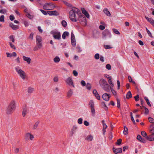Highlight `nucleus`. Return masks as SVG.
<instances>
[{
	"label": "nucleus",
	"instance_id": "nucleus-53",
	"mask_svg": "<svg viewBox=\"0 0 154 154\" xmlns=\"http://www.w3.org/2000/svg\"><path fill=\"white\" fill-rule=\"evenodd\" d=\"M106 68L108 70H110L111 68V65L109 64H108L106 65Z\"/></svg>",
	"mask_w": 154,
	"mask_h": 154
},
{
	"label": "nucleus",
	"instance_id": "nucleus-8",
	"mask_svg": "<svg viewBox=\"0 0 154 154\" xmlns=\"http://www.w3.org/2000/svg\"><path fill=\"white\" fill-rule=\"evenodd\" d=\"M66 83L69 86H72L73 87H75L73 81L71 77H68L65 81Z\"/></svg>",
	"mask_w": 154,
	"mask_h": 154
},
{
	"label": "nucleus",
	"instance_id": "nucleus-36",
	"mask_svg": "<svg viewBox=\"0 0 154 154\" xmlns=\"http://www.w3.org/2000/svg\"><path fill=\"white\" fill-rule=\"evenodd\" d=\"M132 97V94L131 91H128L127 95H126V98L127 99H129L130 98H131Z\"/></svg>",
	"mask_w": 154,
	"mask_h": 154
},
{
	"label": "nucleus",
	"instance_id": "nucleus-40",
	"mask_svg": "<svg viewBox=\"0 0 154 154\" xmlns=\"http://www.w3.org/2000/svg\"><path fill=\"white\" fill-rule=\"evenodd\" d=\"M104 48L106 49H111L112 48V46H111V45H104Z\"/></svg>",
	"mask_w": 154,
	"mask_h": 154
},
{
	"label": "nucleus",
	"instance_id": "nucleus-1",
	"mask_svg": "<svg viewBox=\"0 0 154 154\" xmlns=\"http://www.w3.org/2000/svg\"><path fill=\"white\" fill-rule=\"evenodd\" d=\"M69 18L73 21H79L81 22L83 26L86 25V20L85 17L81 14L80 11L78 8L73 7L69 12Z\"/></svg>",
	"mask_w": 154,
	"mask_h": 154
},
{
	"label": "nucleus",
	"instance_id": "nucleus-5",
	"mask_svg": "<svg viewBox=\"0 0 154 154\" xmlns=\"http://www.w3.org/2000/svg\"><path fill=\"white\" fill-rule=\"evenodd\" d=\"M24 137L25 139L30 141L33 140L35 137L34 135L30 132H27L24 135Z\"/></svg>",
	"mask_w": 154,
	"mask_h": 154
},
{
	"label": "nucleus",
	"instance_id": "nucleus-62",
	"mask_svg": "<svg viewBox=\"0 0 154 154\" xmlns=\"http://www.w3.org/2000/svg\"><path fill=\"white\" fill-rule=\"evenodd\" d=\"M10 19L12 21L14 19V17L13 15H11L9 17Z\"/></svg>",
	"mask_w": 154,
	"mask_h": 154
},
{
	"label": "nucleus",
	"instance_id": "nucleus-54",
	"mask_svg": "<svg viewBox=\"0 0 154 154\" xmlns=\"http://www.w3.org/2000/svg\"><path fill=\"white\" fill-rule=\"evenodd\" d=\"M86 88L90 90L91 88V84L89 83H87L86 85Z\"/></svg>",
	"mask_w": 154,
	"mask_h": 154
},
{
	"label": "nucleus",
	"instance_id": "nucleus-10",
	"mask_svg": "<svg viewBox=\"0 0 154 154\" xmlns=\"http://www.w3.org/2000/svg\"><path fill=\"white\" fill-rule=\"evenodd\" d=\"M14 110L12 108L8 106L5 110V112L7 115H11L13 112Z\"/></svg>",
	"mask_w": 154,
	"mask_h": 154
},
{
	"label": "nucleus",
	"instance_id": "nucleus-27",
	"mask_svg": "<svg viewBox=\"0 0 154 154\" xmlns=\"http://www.w3.org/2000/svg\"><path fill=\"white\" fill-rule=\"evenodd\" d=\"M73 94V91L72 90H69L67 93L66 96L68 98L70 97Z\"/></svg>",
	"mask_w": 154,
	"mask_h": 154
},
{
	"label": "nucleus",
	"instance_id": "nucleus-56",
	"mask_svg": "<svg viewBox=\"0 0 154 154\" xmlns=\"http://www.w3.org/2000/svg\"><path fill=\"white\" fill-rule=\"evenodd\" d=\"M53 80L55 82H57L58 80V77L55 76L53 78Z\"/></svg>",
	"mask_w": 154,
	"mask_h": 154
},
{
	"label": "nucleus",
	"instance_id": "nucleus-20",
	"mask_svg": "<svg viewBox=\"0 0 154 154\" xmlns=\"http://www.w3.org/2000/svg\"><path fill=\"white\" fill-rule=\"evenodd\" d=\"M82 11V13L84 14L88 18L89 17V15L88 13L85 10V9L84 8H81Z\"/></svg>",
	"mask_w": 154,
	"mask_h": 154
},
{
	"label": "nucleus",
	"instance_id": "nucleus-7",
	"mask_svg": "<svg viewBox=\"0 0 154 154\" xmlns=\"http://www.w3.org/2000/svg\"><path fill=\"white\" fill-rule=\"evenodd\" d=\"M51 33L53 35V37L55 39H59L61 38L60 33L57 30H54L51 31Z\"/></svg>",
	"mask_w": 154,
	"mask_h": 154
},
{
	"label": "nucleus",
	"instance_id": "nucleus-16",
	"mask_svg": "<svg viewBox=\"0 0 154 154\" xmlns=\"http://www.w3.org/2000/svg\"><path fill=\"white\" fill-rule=\"evenodd\" d=\"M103 124V134H104L105 132H106V129L107 128V126L106 123H105V121L104 120H102L101 121Z\"/></svg>",
	"mask_w": 154,
	"mask_h": 154
},
{
	"label": "nucleus",
	"instance_id": "nucleus-11",
	"mask_svg": "<svg viewBox=\"0 0 154 154\" xmlns=\"http://www.w3.org/2000/svg\"><path fill=\"white\" fill-rule=\"evenodd\" d=\"M6 56L8 57H16L17 55V54L16 53L14 52H12V53H10L8 52H6Z\"/></svg>",
	"mask_w": 154,
	"mask_h": 154
},
{
	"label": "nucleus",
	"instance_id": "nucleus-14",
	"mask_svg": "<svg viewBox=\"0 0 154 154\" xmlns=\"http://www.w3.org/2000/svg\"><path fill=\"white\" fill-rule=\"evenodd\" d=\"M48 13L49 15L57 16L59 14L58 12L56 11H48Z\"/></svg>",
	"mask_w": 154,
	"mask_h": 154
},
{
	"label": "nucleus",
	"instance_id": "nucleus-43",
	"mask_svg": "<svg viewBox=\"0 0 154 154\" xmlns=\"http://www.w3.org/2000/svg\"><path fill=\"white\" fill-rule=\"evenodd\" d=\"M9 44L11 48L14 49H16V47L15 45L11 42H9Z\"/></svg>",
	"mask_w": 154,
	"mask_h": 154
},
{
	"label": "nucleus",
	"instance_id": "nucleus-38",
	"mask_svg": "<svg viewBox=\"0 0 154 154\" xmlns=\"http://www.w3.org/2000/svg\"><path fill=\"white\" fill-rule=\"evenodd\" d=\"M148 120L150 123L153 124L154 125V120L152 118L149 117L148 118Z\"/></svg>",
	"mask_w": 154,
	"mask_h": 154
},
{
	"label": "nucleus",
	"instance_id": "nucleus-63",
	"mask_svg": "<svg viewBox=\"0 0 154 154\" xmlns=\"http://www.w3.org/2000/svg\"><path fill=\"white\" fill-rule=\"evenodd\" d=\"M73 74L75 76H77L78 74L76 70H75L73 71Z\"/></svg>",
	"mask_w": 154,
	"mask_h": 154
},
{
	"label": "nucleus",
	"instance_id": "nucleus-19",
	"mask_svg": "<svg viewBox=\"0 0 154 154\" xmlns=\"http://www.w3.org/2000/svg\"><path fill=\"white\" fill-rule=\"evenodd\" d=\"M110 35V32L107 30H105L102 33V36L103 38Z\"/></svg>",
	"mask_w": 154,
	"mask_h": 154
},
{
	"label": "nucleus",
	"instance_id": "nucleus-22",
	"mask_svg": "<svg viewBox=\"0 0 154 154\" xmlns=\"http://www.w3.org/2000/svg\"><path fill=\"white\" fill-rule=\"evenodd\" d=\"M39 123V121H38L36 122L32 127V129L34 130L36 129L38 127Z\"/></svg>",
	"mask_w": 154,
	"mask_h": 154
},
{
	"label": "nucleus",
	"instance_id": "nucleus-39",
	"mask_svg": "<svg viewBox=\"0 0 154 154\" xmlns=\"http://www.w3.org/2000/svg\"><path fill=\"white\" fill-rule=\"evenodd\" d=\"M91 112L93 115H94L95 112L94 107L91 108Z\"/></svg>",
	"mask_w": 154,
	"mask_h": 154
},
{
	"label": "nucleus",
	"instance_id": "nucleus-6",
	"mask_svg": "<svg viewBox=\"0 0 154 154\" xmlns=\"http://www.w3.org/2000/svg\"><path fill=\"white\" fill-rule=\"evenodd\" d=\"M36 45L39 49L42 47V37L39 36H37L36 37Z\"/></svg>",
	"mask_w": 154,
	"mask_h": 154
},
{
	"label": "nucleus",
	"instance_id": "nucleus-9",
	"mask_svg": "<svg viewBox=\"0 0 154 154\" xmlns=\"http://www.w3.org/2000/svg\"><path fill=\"white\" fill-rule=\"evenodd\" d=\"M16 102L15 100H13L10 102L8 106L15 110L16 108Z\"/></svg>",
	"mask_w": 154,
	"mask_h": 154
},
{
	"label": "nucleus",
	"instance_id": "nucleus-3",
	"mask_svg": "<svg viewBox=\"0 0 154 154\" xmlns=\"http://www.w3.org/2000/svg\"><path fill=\"white\" fill-rule=\"evenodd\" d=\"M99 84L102 88L107 92L110 91L109 86L108 85L107 82L104 79H101L99 81Z\"/></svg>",
	"mask_w": 154,
	"mask_h": 154
},
{
	"label": "nucleus",
	"instance_id": "nucleus-44",
	"mask_svg": "<svg viewBox=\"0 0 154 154\" xmlns=\"http://www.w3.org/2000/svg\"><path fill=\"white\" fill-rule=\"evenodd\" d=\"M15 61L17 63L19 64L20 63V59L19 57H18L16 59H15Z\"/></svg>",
	"mask_w": 154,
	"mask_h": 154
},
{
	"label": "nucleus",
	"instance_id": "nucleus-47",
	"mask_svg": "<svg viewBox=\"0 0 154 154\" xmlns=\"http://www.w3.org/2000/svg\"><path fill=\"white\" fill-rule=\"evenodd\" d=\"M108 82L109 84L110 85V86L109 88L113 87L114 86L113 83L112 82V80L110 81H108Z\"/></svg>",
	"mask_w": 154,
	"mask_h": 154
},
{
	"label": "nucleus",
	"instance_id": "nucleus-49",
	"mask_svg": "<svg viewBox=\"0 0 154 154\" xmlns=\"http://www.w3.org/2000/svg\"><path fill=\"white\" fill-rule=\"evenodd\" d=\"M5 17L3 15H2L0 17V21L2 22H4Z\"/></svg>",
	"mask_w": 154,
	"mask_h": 154
},
{
	"label": "nucleus",
	"instance_id": "nucleus-26",
	"mask_svg": "<svg viewBox=\"0 0 154 154\" xmlns=\"http://www.w3.org/2000/svg\"><path fill=\"white\" fill-rule=\"evenodd\" d=\"M149 132L151 134H154V125H150Z\"/></svg>",
	"mask_w": 154,
	"mask_h": 154
},
{
	"label": "nucleus",
	"instance_id": "nucleus-30",
	"mask_svg": "<svg viewBox=\"0 0 154 154\" xmlns=\"http://www.w3.org/2000/svg\"><path fill=\"white\" fill-rule=\"evenodd\" d=\"M27 112V109L26 108H25L23 109L22 112V115L23 117H25L26 115Z\"/></svg>",
	"mask_w": 154,
	"mask_h": 154
},
{
	"label": "nucleus",
	"instance_id": "nucleus-41",
	"mask_svg": "<svg viewBox=\"0 0 154 154\" xmlns=\"http://www.w3.org/2000/svg\"><path fill=\"white\" fill-rule=\"evenodd\" d=\"M9 39L10 40L12 41V42H14L15 41L14 37L13 35H11L9 37Z\"/></svg>",
	"mask_w": 154,
	"mask_h": 154
},
{
	"label": "nucleus",
	"instance_id": "nucleus-46",
	"mask_svg": "<svg viewBox=\"0 0 154 154\" xmlns=\"http://www.w3.org/2000/svg\"><path fill=\"white\" fill-rule=\"evenodd\" d=\"M141 134L144 137H146H146H147V134L146 132L144 131H143L141 132Z\"/></svg>",
	"mask_w": 154,
	"mask_h": 154
},
{
	"label": "nucleus",
	"instance_id": "nucleus-35",
	"mask_svg": "<svg viewBox=\"0 0 154 154\" xmlns=\"http://www.w3.org/2000/svg\"><path fill=\"white\" fill-rule=\"evenodd\" d=\"M60 59L59 57L57 56L54 59V62L57 63H58L60 61Z\"/></svg>",
	"mask_w": 154,
	"mask_h": 154
},
{
	"label": "nucleus",
	"instance_id": "nucleus-21",
	"mask_svg": "<svg viewBox=\"0 0 154 154\" xmlns=\"http://www.w3.org/2000/svg\"><path fill=\"white\" fill-rule=\"evenodd\" d=\"M146 19L154 27V20L152 18L146 17Z\"/></svg>",
	"mask_w": 154,
	"mask_h": 154
},
{
	"label": "nucleus",
	"instance_id": "nucleus-34",
	"mask_svg": "<svg viewBox=\"0 0 154 154\" xmlns=\"http://www.w3.org/2000/svg\"><path fill=\"white\" fill-rule=\"evenodd\" d=\"M123 133L125 135H127L128 134V130L126 126L124 127Z\"/></svg>",
	"mask_w": 154,
	"mask_h": 154
},
{
	"label": "nucleus",
	"instance_id": "nucleus-58",
	"mask_svg": "<svg viewBox=\"0 0 154 154\" xmlns=\"http://www.w3.org/2000/svg\"><path fill=\"white\" fill-rule=\"evenodd\" d=\"M146 30L148 34L149 35V36H150L151 37H152V34L151 32L149 31L147 29V28H146Z\"/></svg>",
	"mask_w": 154,
	"mask_h": 154
},
{
	"label": "nucleus",
	"instance_id": "nucleus-18",
	"mask_svg": "<svg viewBox=\"0 0 154 154\" xmlns=\"http://www.w3.org/2000/svg\"><path fill=\"white\" fill-rule=\"evenodd\" d=\"M113 150L114 153L117 154L118 153H121L122 152V149L121 148H119L117 149H115L114 147L113 148Z\"/></svg>",
	"mask_w": 154,
	"mask_h": 154
},
{
	"label": "nucleus",
	"instance_id": "nucleus-37",
	"mask_svg": "<svg viewBox=\"0 0 154 154\" xmlns=\"http://www.w3.org/2000/svg\"><path fill=\"white\" fill-rule=\"evenodd\" d=\"M144 99L146 101L147 104L149 106H151V105L149 102V100L148 98L146 97H144Z\"/></svg>",
	"mask_w": 154,
	"mask_h": 154
},
{
	"label": "nucleus",
	"instance_id": "nucleus-45",
	"mask_svg": "<svg viewBox=\"0 0 154 154\" xmlns=\"http://www.w3.org/2000/svg\"><path fill=\"white\" fill-rule=\"evenodd\" d=\"M109 88L110 90H111L113 94L114 95H116V92L114 90H113V87Z\"/></svg>",
	"mask_w": 154,
	"mask_h": 154
},
{
	"label": "nucleus",
	"instance_id": "nucleus-42",
	"mask_svg": "<svg viewBox=\"0 0 154 154\" xmlns=\"http://www.w3.org/2000/svg\"><path fill=\"white\" fill-rule=\"evenodd\" d=\"M62 25L63 27H66L67 26V23L64 20H63L61 22Z\"/></svg>",
	"mask_w": 154,
	"mask_h": 154
},
{
	"label": "nucleus",
	"instance_id": "nucleus-55",
	"mask_svg": "<svg viewBox=\"0 0 154 154\" xmlns=\"http://www.w3.org/2000/svg\"><path fill=\"white\" fill-rule=\"evenodd\" d=\"M83 120L82 118H79L78 120V123L80 124L82 123Z\"/></svg>",
	"mask_w": 154,
	"mask_h": 154
},
{
	"label": "nucleus",
	"instance_id": "nucleus-2",
	"mask_svg": "<svg viewBox=\"0 0 154 154\" xmlns=\"http://www.w3.org/2000/svg\"><path fill=\"white\" fill-rule=\"evenodd\" d=\"M15 69L20 77L23 80H27L28 79L26 73L23 70L20 68L19 66L15 67Z\"/></svg>",
	"mask_w": 154,
	"mask_h": 154
},
{
	"label": "nucleus",
	"instance_id": "nucleus-4",
	"mask_svg": "<svg viewBox=\"0 0 154 154\" xmlns=\"http://www.w3.org/2000/svg\"><path fill=\"white\" fill-rule=\"evenodd\" d=\"M55 6L52 3H46L43 6V8L46 10H51L53 9Z\"/></svg>",
	"mask_w": 154,
	"mask_h": 154
},
{
	"label": "nucleus",
	"instance_id": "nucleus-64",
	"mask_svg": "<svg viewBox=\"0 0 154 154\" xmlns=\"http://www.w3.org/2000/svg\"><path fill=\"white\" fill-rule=\"evenodd\" d=\"M99 56V54H96L94 56V57L96 59H98L100 57Z\"/></svg>",
	"mask_w": 154,
	"mask_h": 154
},
{
	"label": "nucleus",
	"instance_id": "nucleus-12",
	"mask_svg": "<svg viewBox=\"0 0 154 154\" xmlns=\"http://www.w3.org/2000/svg\"><path fill=\"white\" fill-rule=\"evenodd\" d=\"M23 60L26 61L28 64H30L31 62V58L28 57H26L25 56H23L22 57Z\"/></svg>",
	"mask_w": 154,
	"mask_h": 154
},
{
	"label": "nucleus",
	"instance_id": "nucleus-15",
	"mask_svg": "<svg viewBox=\"0 0 154 154\" xmlns=\"http://www.w3.org/2000/svg\"><path fill=\"white\" fill-rule=\"evenodd\" d=\"M103 99L105 101H108L110 97L109 94L106 93L104 94L102 96Z\"/></svg>",
	"mask_w": 154,
	"mask_h": 154
},
{
	"label": "nucleus",
	"instance_id": "nucleus-32",
	"mask_svg": "<svg viewBox=\"0 0 154 154\" xmlns=\"http://www.w3.org/2000/svg\"><path fill=\"white\" fill-rule=\"evenodd\" d=\"M69 35V33L68 32H64L63 33V34L62 35V37L63 38V39H65L66 37V36H68Z\"/></svg>",
	"mask_w": 154,
	"mask_h": 154
},
{
	"label": "nucleus",
	"instance_id": "nucleus-13",
	"mask_svg": "<svg viewBox=\"0 0 154 154\" xmlns=\"http://www.w3.org/2000/svg\"><path fill=\"white\" fill-rule=\"evenodd\" d=\"M71 41L72 45L75 46L76 45V42L75 36L72 32L71 33Z\"/></svg>",
	"mask_w": 154,
	"mask_h": 154
},
{
	"label": "nucleus",
	"instance_id": "nucleus-52",
	"mask_svg": "<svg viewBox=\"0 0 154 154\" xmlns=\"http://www.w3.org/2000/svg\"><path fill=\"white\" fill-rule=\"evenodd\" d=\"M117 107L118 108H119L120 106V100L118 99H117Z\"/></svg>",
	"mask_w": 154,
	"mask_h": 154
},
{
	"label": "nucleus",
	"instance_id": "nucleus-29",
	"mask_svg": "<svg viewBox=\"0 0 154 154\" xmlns=\"http://www.w3.org/2000/svg\"><path fill=\"white\" fill-rule=\"evenodd\" d=\"M34 88L32 87H29L27 88V91L29 94H31L33 93L34 91Z\"/></svg>",
	"mask_w": 154,
	"mask_h": 154
},
{
	"label": "nucleus",
	"instance_id": "nucleus-51",
	"mask_svg": "<svg viewBox=\"0 0 154 154\" xmlns=\"http://www.w3.org/2000/svg\"><path fill=\"white\" fill-rule=\"evenodd\" d=\"M26 15L30 19H32L33 17L32 15H31L28 13H27V14H26Z\"/></svg>",
	"mask_w": 154,
	"mask_h": 154
},
{
	"label": "nucleus",
	"instance_id": "nucleus-25",
	"mask_svg": "<svg viewBox=\"0 0 154 154\" xmlns=\"http://www.w3.org/2000/svg\"><path fill=\"white\" fill-rule=\"evenodd\" d=\"M103 11L108 16H110L111 14L107 8L104 9L103 10Z\"/></svg>",
	"mask_w": 154,
	"mask_h": 154
},
{
	"label": "nucleus",
	"instance_id": "nucleus-60",
	"mask_svg": "<svg viewBox=\"0 0 154 154\" xmlns=\"http://www.w3.org/2000/svg\"><path fill=\"white\" fill-rule=\"evenodd\" d=\"M40 11L45 15H47L48 13V11L46 12L45 11L43 10H40Z\"/></svg>",
	"mask_w": 154,
	"mask_h": 154
},
{
	"label": "nucleus",
	"instance_id": "nucleus-61",
	"mask_svg": "<svg viewBox=\"0 0 154 154\" xmlns=\"http://www.w3.org/2000/svg\"><path fill=\"white\" fill-rule=\"evenodd\" d=\"M145 108V113L146 115H148L149 113V110L146 107Z\"/></svg>",
	"mask_w": 154,
	"mask_h": 154
},
{
	"label": "nucleus",
	"instance_id": "nucleus-31",
	"mask_svg": "<svg viewBox=\"0 0 154 154\" xmlns=\"http://www.w3.org/2000/svg\"><path fill=\"white\" fill-rule=\"evenodd\" d=\"M89 105L90 106L91 108L94 107V102L92 100H90L89 102Z\"/></svg>",
	"mask_w": 154,
	"mask_h": 154
},
{
	"label": "nucleus",
	"instance_id": "nucleus-59",
	"mask_svg": "<svg viewBox=\"0 0 154 154\" xmlns=\"http://www.w3.org/2000/svg\"><path fill=\"white\" fill-rule=\"evenodd\" d=\"M33 33H31L30 35L29 36V38L31 40H33Z\"/></svg>",
	"mask_w": 154,
	"mask_h": 154
},
{
	"label": "nucleus",
	"instance_id": "nucleus-28",
	"mask_svg": "<svg viewBox=\"0 0 154 154\" xmlns=\"http://www.w3.org/2000/svg\"><path fill=\"white\" fill-rule=\"evenodd\" d=\"M93 136L91 135H89L87 136L85 139L88 141H91L93 139Z\"/></svg>",
	"mask_w": 154,
	"mask_h": 154
},
{
	"label": "nucleus",
	"instance_id": "nucleus-33",
	"mask_svg": "<svg viewBox=\"0 0 154 154\" xmlns=\"http://www.w3.org/2000/svg\"><path fill=\"white\" fill-rule=\"evenodd\" d=\"M137 138L138 140L141 141L142 142L144 143L145 142V140H144L143 139H142L141 137L139 135H137Z\"/></svg>",
	"mask_w": 154,
	"mask_h": 154
},
{
	"label": "nucleus",
	"instance_id": "nucleus-57",
	"mask_svg": "<svg viewBox=\"0 0 154 154\" xmlns=\"http://www.w3.org/2000/svg\"><path fill=\"white\" fill-rule=\"evenodd\" d=\"M130 115L131 120L133 122V123L134 124L135 123V121L133 116L132 112H131Z\"/></svg>",
	"mask_w": 154,
	"mask_h": 154
},
{
	"label": "nucleus",
	"instance_id": "nucleus-23",
	"mask_svg": "<svg viewBox=\"0 0 154 154\" xmlns=\"http://www.w3.org/2000/svg\"><path fill=\"white\" fill-rule=\"evenodd\" d=\"M146 139L150 141H154V134H151L148 137H146Z\"/></svg>",
	"mask_w": 154,
	"mask_h": 154
},
{
	"label": "nucleus",
	"instance_id": "nucleus-50",
	"mask_svg": "<svg viewBox=\"0 0 154 154\" xmlns=\"http://www.w3.org/2000/svg\"><path fill=\"white\" fill-rule=\"evenodd\" d=\"M122 141V139H119L117 140V142H116V144H117L118 145H119L121 144Z\"/></svg>",
	"mask_w": 154,
	"mask_h": 154
},
{
	"label": "nucleus",
	"instance_id": "nucleus-48",
	"mask_svg": "<svg viewBox=\"0 0 154 154\" xmlns=\"http://www.w3.org/2000/svg\"><path fill=\"white\" fill-rule=\"evenodd\" d=\"M113 32L116 34L119 35L120 34L119 32L116 29H113Z\"/></svg>",
	"mask_w": 154,
	"mask_h": 154
},
{
	"label": "nucleus",
	"instance_id": "nucleus-17",
	"mask_svg": "<svg viewBox=\"0 0 154 154\" xmlns=\"http://www.w3.org/2000/svg\"><path fill=\"white\" fill-rule=\"evenodd\" d=\"M93 94L94 95L96 98L98 100H100V97L98 93L96 90H93Z\"/></svg>",
	"mask_w": 154,
	"mask_h": 154
},
{
	"label": "nucleus",
	"instance_id": "nucleus-24",
	"mask_svg": "<svg viewBox=\"0 0 154 154\" xmlns=\"http://www.w3.org/2000/svg\"><path fill=\"white\" fill-rule=\"evenodd\" d=\"M9 26L14 30H16L17 29L19 28L18 26L14 25L13 23H10Z\"/></svg>",
	"mask_w": 154,
	"mask_h": 154
}]
</instances>
